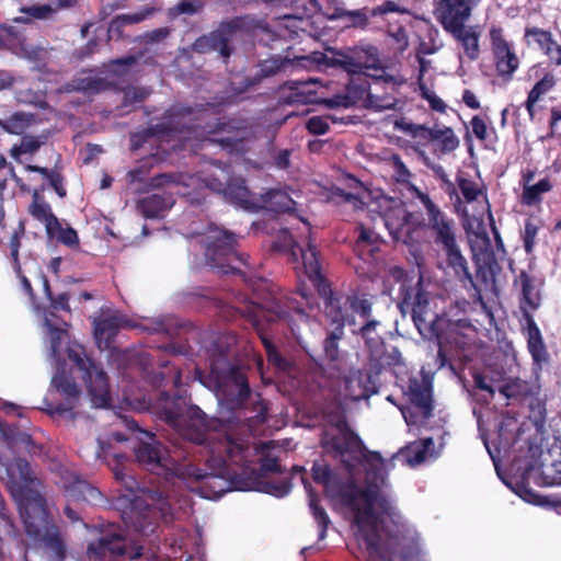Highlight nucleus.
<instances>
[{
    "label": "nucleus",
    "mask_w": 561,
    "mask_h": 561,
    "mask_svg": "<svg viewBox=\"0 0 561 561\" xmlns=\"http://www.w3.org/2000/svg\"><path fill=\"white\" fill-rule=\"evenodd\" d=\"M28 213L32 217L45 226V230H51V226L57 224L58 218L53 214L50 205L45 202L41 193L33 192V201L28 206Z\"/></svg>",
    "instance_id": "5701e85b"
},
{
    "label": "nucleus",
    "mask_w": 561,
    "mask_h": 561,
    "mask_svg": "<svg viewBox=\"0 0 561 561\" xmlns=\"http://www.w3.org/2000/svg\"><path fill=\"white\" fill-rule=\"evenodd\" d=\"M462 101L465 102V104L467 106H469L470 108H479L480 107V102L478 101L476 94L470 91V90H466L462 94Z\"/></svg>",
    "instance_id": "e2e57ef3"
},
{
    "label": "nucleus",
    "mask_w": 561,
    "mask_h": 561,
    "mask_svg": "<svg viewBox=\"0 0 561 561\" xmlns=\"http://www.w3.org/2000/svg\"><path fill=\"white\" fill-rule=\"evenodd\" d=\"M391 38L397 50L402 53L407 49L409 45L408 35L402 28H399L397 32L392 33Z\"/></svg>",
    "instance_id": "864d4df0"
},
{
    "label": "nucleus",
    "mask_w": 561,
    "mask_h": 561,
    "mask_svg": "<svg viewBox=\"0 0 561 561\" xmlns=\"http://www.w3.org/2000/svg\"><path fill=\"white\" fill-rule=\"evenodd\" d=\"M371 310V304L367 299H359L355 302L353 301V313H356L365 320Z\"/></svg>",
    "instance_id": "6e6d98bb"
},
{
    "label": "nucleus",
    "mask_w": 561,
    "mask_h": 561,
    "mask_svg": "<svg viewBox=\"0 0 561 561\" xmlns=\"http://www.w3.org/2000/svg\"><path fill=\"white\" fill-rule=\"evenodd\" d=\"M25 170L32 171V172H38L43 178L48 180L50 186L56 191V193L60 197H64L66 195V190L62 186V181L58 173L49 172L48 169H46V168H41V167H36V165H31V164L25 165Z\"/></svg>",
    "instance_id": "f704fd0d"
},
{
    "label": "nucleus",
    "mask_w": 561,
    "mask_h": 561,
    "mask_svg": "<svg viewBox=\"0 0 561 561\" xmlns=\"http://www.w3.org/2000/svg\"><path fill=\"white\" fill-rule=\"evenodd\" d=\"M446 256L447 263L457 276L469 277L467 261L460 252L456 239L442 245Z\"/></svg>",
    "instance_id": "393cba45"
},
{
    "label": "nucleus",
    "mask_w": 561,
    "mask_h": 561,
    "mask_svg": "<svg viewBox=\"0 0 561 561\" xmlns=\"http://www.w3.org/2000/svg\"><path fill=\"white\" fill-rule=\"evenodd\" d=\"M453 37L460 43L465 55L471 59L474 60L478 58L480 53L479 47V38L480 33L477 31L474 26H462L460 28H457L453 32H450Z\"/></svg>",
    "instance_id": "412c9836"
},
{
    "label": "nucleus",
    "mask_w": 561,
    "mask_h": 561,
    "mask_svg": "<svg viewBox=\"0 0 561 561\" xmlns=\"http://www.w3.org/2000/svg\"><path fill=\"white\" fill-rule=\"evenodd\" d=\"M260 491L271 494L275 497H284L290 492V484L287 480L266 481L262 483Z\"/></svg>",
    "instance_id": "79ce46f5"
},
{
    "label": "nucleus",
    "mask_w": 561,
    "mask_h": 561,
    "mask_svg": "<svg viewBox=\"0 0 561 561\" xmlns=\"http://www.w3.org/2000/svg\"><path fill=\"white\" fill-rule=\"evenodd\" d=\"M274 446L273 442L262 443L255 446L259 454L262 455L261 468L264 472H276L279 471V465L276 457L270 451Z\"/></svg>",
    "instance_id": "473e14b6"
},
{
    "label": "nucleus",
    "mask_w": 561,
    "mask_h": 561,
    "mask_svg": "<svg viewBox=\"0 0 561 561\" xmlns=\"http://www.w3.org/2000/svg\"><path fill=\"white\" fill-rule=\"evenodd\" d=\"M199 242L205 247V255L210 264H218L221 256L228 255L234 247L236 238L232 233L217 226H210L206 232L198 234Z\"/></svg>",
    "instance_id": "f3484780"
},
{
    "label": "nucleus",
    "mask_w": 561,
    "mask_h": 561,
    "mask_svg": "<svg viewBox=\"0 0 561 561\" xmlns=\"http://www.w3.org/2000/svg\"><path fill=\"white\" fill-rule=\"evenodd\" d=\"M471 128H472V133L474 134V136L481 140L485 139L486 138V124L485 122L478 117V116H474L472 119H471Z\"/></svg>",
    "instance_id": "4d7b16f0"
},
{
    "label": "nucleus",
    "mask_w": 561,
    "mask_h": 561,
    "mask_svg": "<svg viewBox=\"0 0 561 561\" xmlns=\"http://www.w3.org/2000/svg\"><path fill=\"white\" fill-rule=\"evenodd\" d=\"M291 308L293 307L288 301L274 300L262 307L254 318V325L256 327L261 341L265 347L268 362L280 370H286L288 368V363L277 353L268 336L262 332L259 324V318L262 316L267 321L286 320L290 323V320L288 319V310Z\"/></svg>",
    "instance_id": "f8f14e48"
},
{
    "label": "nucleus",
    "mask_w": 561,
    "mask_h": 561,
    "mask_svg": "<svg viewBox=\"0 0 561 561\" xmlns=\"http://www.w3.org/2000/svg\"><path fill=\"white\" fill-rule=\"evenodd\" d=\"M73 1L75 0H58V5L56 8L50 4L32 5L23 9V12L28 13L35 19H47L56 11L57 8L71 5Z\"/></svg>",
    "instance_id": "e433bc0d"
},
{
    "label": "nucleus",
    "mask_w": 561,
    "mask_h": 561,
    "mask_svg": "<svg viewBox=\"0 0 561 561\" xmlns=\"http://www.w3.org/2000/svg\"><path fill=\"white\" fill-rule=\"evenodd\" d=\"M309 506L320 528L319 539L322 540L325 537L327 526L329 524L328 515L325 511L318 505L317 500L312 494L309 495Z\"/></svg>",
    "instance_id": "ea45409f"
},
{
    "label": "nucleus",
    "mask_w": 561,
    "mask_h": 561,
    "mask_svg": "<svg viewBox=\"0 0 561 561\" xmlns=\"http://www.w3.org/2000/svg\"><path fill=\"white\" fill-rule=\"evenodd\" d=\"M526 37L533 38L552 61L561 65V46L553 41L551 33L531 28L526 31Z\"/></svg>",
    "instance_id": "4be33fe9"
},
{
    "label": "nucleus",
    "mask_w": 561,
    "mask_h": 561,
    "mask_svg": "<svg viewBox=\"0 0 561 561\" xmlns=\"http://www.w3.org/2000/svg\"><path fill=\"white\" fill-rule=\"evenodd\" d=\"M168 30L167 28H159V30H156L153 31L151 34H150V39L151 41H160L164 37H167L168 35Z\"/></svg>",
    "instance_id": "338daca9"
},
{
    "label": "nucleus",
    "mask_w": 561,
    "mask_h": 561,
    "mask_svg": "<svg viewBox=\"0 0 561 561\" xmlns=\"http://www.w3.org/2000/svg\"><path fill=\"white\" fill-rule=\"evenodd\" d=\"M551 183L548 179H542L534 185L526 186L523 193L525 204L533 205L540 201V196L551 190Z\"/></svg>",
    "instance_id": "72a5a7b5"
},
{
    "label": "nucleus",
    "mask_w": 561,
    "mask_h": 561,
    "mask_svg": "<svg viewBox=\"0 0 561 561\" xmlns=\"http://www.w3.org/2000/svg\"><path fill=\"white\" fill-rule=\"evenodd\" d=\"M415 196L422 204L427 220L421 219L417 215L408 213L405 208L396 201L382 199L386 209L380 215V222L385 225L393 234H398L408 227H427L431 229L435 242L443 245L456 239L455 225L432 201L431 198L420 192L417 188H412Z\"/></svg>",
    "instance_id": "6e6552de"
},
{
    "label": "nucleus",
    "mask_w": 561,
    "mask_h": 561,
    "mask_svg": "<svg viewBox=\"0 0 561 561\" xmlns=\"http://www.w3.org/2000/svg\"><path fill=\"white\" fill-rule=\"evenodd\" d=\"M435 14L444 30L450 33L466 26L471 16V4L466 0H439Z\"/></svg>",
    "instance_id": "dca6fc26"
},
{
    "label": "nucleus",
    "mask_w": 561,
    "mask_h": 561,
    "mask_svg": "<svg viewBox=\"0 0 561 561\" xmlns=\"http://www.w3.org/2000/svg\"><path fill=\"white\" fill-rule=\"evenodd\" d=\"M42 284L45 295L50 301L49 309L42 312V327L44 340L55 360L56 371L51 378V386L61 399V402L54 407L50 413L71 420L77 414L76 409L82 397L73 374L79 373L84 380L91 403L95 408H103L108 403V381L103 369L87 355L83 346L69 340L67 323L55 316L56 311L70 310L67 294H60L54 298L46 277H42Z\"/></svg>",
    "instance_id": "7ed1b4c3"
},
{
    "label": "nucleus",
    "mask_w": 561,
    "mask_h": 561,
    "mask_svg": "<svg viewBox=\"0 0 561 561\" xmlns=\"http://www.w3.org/2000/svg\"><path fill=\"white\" fill-rule=\"evenodd\" d=\"M10 245H11V255L14 259V268H15L16 275H18V277L21 280V285H22L23 290L32 298L33 297V290H32L31 283L21 273V268H20V266L18 264V253H19L20 243H19V238H18L16 233L12 237Z\"/></svg>",
    "instance_id": "a19ab883"
},
{
    "label": "nucleus",
    "mask_w": 561,
    "mask_h": 561,
    "mask_svg": "<svg viewBox=\"0 0 561 561\" xmlns=\"http://www.w3.org/2000/svg\"><path fill=\"white\" fill-rule=\"evenodd\" d=\"M392 165L396 172L397 180L401 182L407 181L409 178V171L398 157L392 158Z\"/></svg>",
    "instance_id": "bf43d9fd"
},
{
    "label": "nucleus",
    "mask_w": 561,
    "mask_h": 561,
    "mask_svg": "<svg viewBox=\"0 0 561 561\" xmlns=\"http://www.w3.org/2000/svg\"><path fill=\"white\" fill-rule=\"evenodd\" d=\"M60 265H61V257L57 256V257H54L50 262H49V265H48V268L51 273L54 274H58L59 273V270H60Z\"/></svg>",
    "instance_id": "69168bd1"
},
{
    "label": "nucleus",
    "mask_w": 561,
    "mask_h": 561,
    "mask_svg": "<svg viewBox=\"0 0 561 561\" xmlns=\"http://www.w3.org/2000/svg\"><path fill=\"white\" fill-rule=\"evenodd\" d=\"M46 233L50 240H56L69 248H76L79 244L76 230L59 220H57V224L53 225L51 230H47Z\"/></svg>",
    "instance_id": "cd10ccee"
},
{
    "label": "nucleus",
    "mask_w": 561,
    "mask_h": 561,
    "mask_svg": "<svg viewBox=\"0 0 561 561\" xmlns=\"http://www.w3.org/2000/svg\"><path fill=\"white\" fill-rule=\"evenodd\" d=\"M122 456L114 455L115 465H111L115 479L121 482L130 493L133 499L131 511L126 518V524L130 525L135 531L141 536H149L153 533L156 526V514L167 516L173 511L170 494L164 497L163 492L153 490H140L138 482L131 477L121 462Z\"/></svg>",
    "instance_id": "1a4fd4ad"
},
{
    "label": "nucleus",
    "mask_w": 561,
    "mask_h": 561,
    "mask_svg": "<svg viewBox=\"0 0 561 561\" xmlns=\"http://www.w3.org/2000/svg\"><path fill=\"white\" fill-rule=\"evenodd\" d=\"M490 37L499 72L501 75H512L518 67V58L512 51L511 45L504 39L502 30L492 26Z\"/></svg>",
    "instance_id": "6ab92c4d"
},
{
    "label": "nucleus",
    "mask_w": 561,
    "mask_h": 561,
    "mask_svg": "<svg viewBox=\"0 0 561 561\" xmlns=\"http://www.w3.org/2000/svg\"><path fill=\"white\" fill-rule=\"evenodd\" d=\"M149 94L145 88H129L124 93V102L128 105H134L144 101Z\"/></svg>",
    "instance_id": "de8ad7c7"
},
{
    "label": "nucleus",
    "mask_w": 561,
    "mask_h": 561,
    "mask_svg": "<svg viewBox=\"0 0 561 561\" xmlns=\"http://www.w3.org/2000/svg\"><path fill=\"white\" fill-rule=\"evenodd\" d=\"M9 176L13 178L14 181L16 182L18 185L21 186V188H25L24 184L21 182V180L19 178L15 176L14 172H13V169H8L7 172L4 173H1L0 172V202L2 201L3 198V192L5 190V186H7V181L9 179Z\"/></svg>",
    "instance_id": "13d9d810"
},
{
    "label": "nucleus",
    "mask_w": 561,
    "mask_h": 561,
    "mask_svg": "<svg viewBox=\"0 0 561 561\" xmlns=\"http://www.w3.org/2000/svg\"><path fill=\"white\" fill-rule=\"evenodd\" d=\"M356 64L353 62V73L362 70L376 69L379 59L377 50L374 47H368L367 50H356Z\"/></svg>",
    "instance_id": "7c9ffc66"
},
{
    "label": "nucleus",
    "mask_w": 561,
    "mask_h": 561,
    "mask_svg": "<svg viewBox=\"0 0 561 561\" xmlns=\"http://www.w3.org/2000/svg\"><path fill=\"white\" fill-rule=\"evenodd\" d=\"M199 540L198 535L179 530L165 543L156 549L150 547L146 553L142 552V546H136L128 551L125 538L111 527L96 541L89 545L88 558L89 561H122L127 554L130 560L146 556L156 561L163 558L170 561H192L193 551L198 548Z\"/></svg>",
    "instance_id": "39448f33"
},
{
    "label": "nucleus",
    "mask_w": 561,
    "mask_h": 561,
    "mask_svg": "<svg viewBox=\"0 0 561 561\" xmlns=\"http://www.w3.org/2000/svg\"><path fill=\"white\" fill-rule=\"evenodd\" d=\"M515 492L523 501L527 503L540 506L547 503V501L541 495L526 486H519L517 490H515Z\"/></svg>",
    "instance_id": "09e8293b"
},
{
    "label": "nucleus",
    "mask_w": 561,
    "mask_h": 561,
    "mask_svg": "<svg viewBox=\"0 0 561 561\" xmlns=\"http://www.w3.org/2000/svg\"><path fill=\"white\" fill-rule=\"evenodd\" d=\"M528 348L536 363H541L546 359L545 346L540 332L536 327H529L528 329Z\"/></svg>",
    "instance_id": "2f4dec72"
},
{
    "label": "nucleus",
    "mask_w": 561,
    "mask_h": 561,
    "mask_svg": "<svg viewBox=\"0 0 561 561\" xmlns=\"http://www.w3.org/2000/svg\"><path fill=\"white\" fill-rule=\"evenodd\" d=\"M422 95L424 99L427 100V102L430 103L431 107L437 112H445L446 110V104L444 103V101L438 96L436 95L434 92L427 90V89H423L422 88Z\"/></svg>",
    "instance_id": "603ef678"
},
{
    "label": "nucleus",
    "mask_w": 561,
    "mask_h": 561,
    "mask_svg": "<svg viewBox=\"0 0 561 561\" xmlns=\"http://www.w3.org/2000/svg\"><path fill=\"white\" fill-rule=\"evenodd\" d=\"M353 523L371 556L399 554L402 561H416L420 547L416 533L401 522L386 489V476L392 468L377 451L365 447L353 433Z\"/></svg>",
    "instance_id": "f03ea898"
},
{
    "label": "nucleus",
    "mask_w": 561,
    "mask_h": 561,
    "mask_svg": "<svg viewBox=\"0 0 561 561\" xmlns=\"http://www.w3.org/2000/svg\"><path fill=\"white\" fill-rule=\"evenodd\" d=\"M476 383L480 389L486 390L490 393H493L495 390H499L506 398L515 396L519 391V388H520V385L518 383L517 380H514V381L505 383V385H499L496 387H493V386H490L489 383H486L484 378L477 377Z\"/></svg>",
    "instance_id": "c9c22d12"
},
{
    "label": "nucleus",
    "mask_w": 561,
    "mask_h": 561,
    "mask_svg": "<svg viewBox=\"0 0 561 561\" xmlns=\"http://www.w3.org/2000/svg\"><path fill=\"white\" fill-rule=\"evenodd\" d=\"M209 379L219 407L218 420L207 422L204 412L195 405L165 411L167 421L183 438L206 445L209 471L204 472L193 465H178L152 434L138 430L133 421L119 419V422L144 436L138 437L140 444L135 451L140 465L156 474L176 477L202 497L216 500L231 490V478L236 472L229 468L228 461L242 463L248 453L242 442L233 440L226 430H218V424L231 423L236 419L247 422L249 431L254 432L265 421L266 408L259 396L251 394L239 368L217 363L211 367Z\"/></svg>",
    "instance_id": "f257e3e1"
},
{
    "label": "nucleus",
    "mask_w": 561,
    "mask_h": 561,
    "mask_svg": "<svg viewBox=\"0 0 561 561\" xmlns=\"http://www.w3.org/2000/svg\"><path fill=\"white\" fill-rule=\"evenodd\" d=\"M396 127L414 138H420L421 140H428L433 137V133L431 129L422 126L415 125L403 119L396 122Z\"/></svg>",
    "instance_id": "4c0bfd02"
},
{
    "label": "nucleus",
    "mask_w": 561,
    "mask_h": 561,
    "mask_svg": "<svg viewBox=\"0 0 561 561\" xmlns=\"http://www.w3.org/2000/svg\"><path fill=\"white\" fill-rule=\"evenodd\" d=\"M59 483L64 489L69 502H85L92 505H99L103 502L101 492L81 480L72 470L60 466L58 469Z\"/></svg>",
    "instance_id": "4468645a"
},
{
    "label": "nucleus",
    "mask_w": 561,
    "mask_h": 561,
    "mask_svg": "<svg viewBox=\"0 0 561 561\" xmlns=\"http://www.w3.org/2000/svg\"><path fill=\"white\" fill-rule=\"evenodd\" d=\"M240 25L241 21L238 19L224 23L217 32L199 38L195 46L198 49L209 47L214 50H218L222 57L227 58L231 53L229 43L236 36Z\"/></svg>",
    "instance_id": "aec40b11"
},
{
    "label": "nucleus",
    "mask_w": 561,
    "mask_h": 561,
    "mask_svg": "<svg viewBox=\"0 0 561 561\" xmlns=\"http://www.w3.org/2000/svg\"><path fill=\"white\" fill-rule=\"evenodd\" d=\"M76 89L83 91H98L100 89V83L93 80L91 77L82 80L81 83L76 85Z\"/></svg>",
    "instance_id": "680f3d73"
},
{
    "label": "nucleus",
    "mask_w": 561,
    "mask_h": 561,
    "mask_svg": "<svg viewBox=\"0 0 561 561\" xmlns=\"http://www.w3.org/2000/svg\"><path fill=\"white\" fill-rule=\"evenodd\" d=\"M202 7L199 0H181L176 7L172 9L173 14H194Z\"/></svg>",
    "instance_id": "49530a36"
},
{
    "label": "nucleus",
    "mask_w": 561,
    "mask_h": 561,
    "mask_svg": "<svg viewBox=\"0 0 561 561\" xmlns=\"http://www.w3.org/2000/svg\"><path fill=\"white\" fill-rule=\"evenodd\" d=\"M339 435H333L330 447L333 457L343 468H330L324 463L312 467V477L322 484L333 508L347 516L351 513V433L345 423L337 424Z\"/></svg>",
    "instance_id": "0eeeda50"
},
{
    "label": "nucleus",
    "mask_w": 561,
    "mask_h": 561,
    "mask_svg": "<svg viewBox=\"0 0 561 561\" xmlns=\"http://www.w3.org/2000/svg\"><path fill=\"white\" fill-rule=\"evenodd\" d=\"M209 188L222 193L226 198L245 210L267 209L276 213H289L294 209L295 202L283 191H270L265 195L256 196L243 184L241 179H231L226 168L215 165V182L209 183Z\"/></svg>",
    "instance_id": "9d476101"
},
{
    "label": "nucleus",
    "mask_w": 561,
    "mask_h": 561,
    "mask_svg": "<svg viewBox=\"0 0 561 561\" xmlns=\"http://www.w3.org/2000/svg\"><path fill=\"white\" fill-rule=\"evenodd\" d=\"M134 62H135L134 57L117 59L110 65V71L117 76H122L125 73V68L129 67Z\"/></svg>",
    "instance_id": "5fc2aeb1"
},
{
    "label": "nucleus",
    "mask_w": 561,
    "mask_h": 561,
    "mask_svg": "<svg viewBox=\"0 0 561 561\" xmlns=\"http://www.w3.org/2000/svg\"><path fill=\"white\" fill-rule=\"evenodd\" d=\"M433 440L431 438L410 444L403 451L407 457V461L410 465L415 466L430 458H433L434 455L431 450Z\"/></svg>",
    "instance_id": "a878e982"
},
{
    "label": "nucleus",
    "mask_w": 561,
    "mask_h": 561,
    "mask_svg": "<svg viewBox=\"0 0 561 561\" xmlns=\"http://www.w3.org/2000/svg\"><path fill=\"white\" fill-rule=\"evenodd\" d=\"M294 219L298 220L300 226L295 231L287 228L280 230L276 240V247L279 250L286 251L291 260L298 261L300 259L305 274L313 286L317 287L324 314L337 325L328 341V347H332L335 340L340 339L342 334L343 316L339 299L333 296L330 286L320 275L316 248L309 240L307 241V248L302 245L304 238H308L310 233L309 224L300 217H295Z\"/></svg>",
    "instance_id": "423d86ee"
},
{
    "label": "nucleus",
    "mask_w": 561,
    "mask_h": 561,
    "mask_svg": "<svg viewBox=\"0 0 561 561\" xmlns=\"http://www.w3.org/2000/svg\"><path fill=\"white\" fill-rule=\"evenodd\" d=\"M444 135H445V142H446L447 148L454 149L458 146V139L453 134L451 129H446L444 131Z\"/></svg>",
    "instance_id": "0e129e2a"
},
{
    "label": "nucleus",
    "mask_w": 561,
    "mask_h": 561,
    "mask_svg": "<svg viewBox=\"0 0 561 561\" xmlns=\"http://www.w3.org/2000/svg\"><path fill=\"white\" fill-rule=\"evenodd\" d=\"M536 234L537 228L531 224H527L524 233L525 249L527 252H530L533 250Z\"/></svg>",
    "instance_id": "052dcab7"
},
{
    "label": "nucleus",
    "mask_w": 561,
    "mask_h": 561,
    "mask_svg": "<svg viewBox=\"0 0 561 561\" xmlns=\"http://www.w3.org/2000/svg\"><path fill=\"white\" fill-rule=\"evenodd\" d=\"M152 9L147 8L145 10H141L139 12L134 13H127L119 15L111 25L110 31L113 30V27H119L127 24H135L144 21L148 15L152 13Z\"/></svg>",
    "instance_id": "37998d69"
},
{
    "label": "nucleus",
    "mask_w": 561,
    "mask_h": 561,
    "mask_svg": "<svg viewBox=\"0 0 561 561\" xmlns=\"http://www.w3.org/2000/svg\"><path fill=\"white\" fill-rule=\"evenodd\" d=\"M408 397L410 403L401 410L408 426L424 424L433 410L431 387L425 382L411 381Z\"/></svg>",
    "instance_id": "ddd939ff"
},
{
    "label": "nucleus",
    "mask_w": 561,
    "mask_h": 561,
    "mask_svg": "<svg viewBox=\"0 0 561 561\" xmlns=\"http://www.w3.org/2000/svg\"><path fill=\"white\" fill-rule=\"evenodd\" d=\"M336 62H340V60H336ZM335 60L333 57H329L328 55L323 53H312L309 56H300L295 57L294 59L289 58H282V57H272L267 60H264L261 65V72L264 77L272 76L278 71H286L287 69L291 67H302L308 68L311 65L317 66H330L334 65ZM342 64V61H341ZM344 67L347 68L346 62H343Z\"/></svg>",
    "instance_id": "2eb2a0df"
},
{
    "label": "nucleus",
    "mask_w": 561,
    "mask_h": 561,
    "mask_svg": "<svg viewBox=\"0 0 561 561\" xmlns=\"http://www.w3.org/2000/svg\"><path fill=\"white\" fill-rule=\"evenodd\" d=\"M516 283L522 287L524 308L536 309L539 306L540 296L531 277L526 272H522Z\"/></svg>",
    "instance_id": "bb28decb"
},
{
    "label": "nucleus",
    "mask_w": 561,
    "mask_h": 561,
    "mask_svg": "<svg viewBox=\"0 0 561 561\" xmlns=\"http://www.w3.org/2000/svg\"><path fill=\"white\" fill-rule=\"evenodd\" d=\"M288 157H289V152L288 151H283L279 153L278 158H277V165L279 168H286L288 165Z\"/></svg>",
    "instance_id": "774afa93"
},
{
    "label": "nucleus",
    "mask_w": 561,
    "mask_h": 561,
    "mask_svg": "<svg viewBox=\"0 0 561 561\" xmlns=\"http://www.w3.org/2000/svg\"><path fill=\"white\" fill-rule=\"evenodd\" d=\"M211 182H215V169L211 171L209 176L205 179L187 174H163L158 179L157 185H169L172 191L169 194H153L144 198L140 202V210L144 216L148 218L161 217L163 213L174 204V199L172 197L173 193L191 197L192 202H197L198 199L192 196L193 194L188 188H209V183Z\"/></svg>",
    "instance_id": "9b49d317"
},
{
    "label": "nucleus",
    "mask_w": 561,
    "mask_h": 561,
    "mask_svg": "<svg viewBox=\"0 0 561 561\" xmlns=\"http://www.w3.org/2000/svg\"><path fill=\"white\" fill-rule=\"evenodd\" d=\"M378 324L377 321L370 320L360 327V333L370 348H378L380 345V336L377 333Z\"/></svg>",
    "instance_id": "c03bdc74"
},
{
    "label": "nucleus",
    "mask_w": 561,
    "mask_h": 561,
    "mask_svg": "<svg viewBox=\"0 0 561 561\" xmlns=\"http://www.w3.org/2000/svg\"><path fill=\"white\" fill-rule=\"evenodd\" d=\"M329 119H331L332 123L337 122L334 116H329V117L314 116L308 121L307 128L311 134L323 135L327 133V130L329 128Z\"/></svg>",
    "instance_id": "a18cd8bd"
},
{
    "label": "nucleus",
    "mask_w": 561,
    "mask_h": 561,
    "mask_svg": "<svg viewBox=\"0 0 561 561\" xmlns=\"http://www.w3.org/2000/svg\"><path fill=\"white\" fill-rule=\"evenodd\" d=\"M32 116L25 113H14L7 119H0V127L7 133L20 135L31 125Z\"/></svg>",
    "instance_id": "c756f323"
},
{
    "label": "nucleus",
    "mask_w": 561,
    "mask_h": 561,
    "mask_svg": "<svg viewBox=\"0 0 561 561\" xmlns=\"http://www.w3.org/2000/svg\"><path fill=\"white\" fill-rule=\"evenodd\" d=\"M554 85V78L551 75H546L539 82L535 84L531 91L528 94V99L526 102V108L530 116H534V106L537 101L552 89Z\"/></svg>",
    "instance_id": "c85d7f7f"
},
{
    "label": "nucleus",
    "mask_w": 561,
    "mask_h": 561,
    "mask_svg": "<svg viewBox=\"0 0 561 561\" xmlns=\"http://www.w3.org/2000/svg\"><path fill=\"white\" fill-rule=\"evenodd\" d=\"M389 12L408 13L409 11L404 7H401L397 2L391 1V0H387V1L382 2L379 7H377L376 9H374L371 11V13L374 15L386 14Z\"/></svg>",
    "instance_id": "3c124183"
},
{
    "label": "nucleus",
    "mask_w": 561,
    "mask_h": 561,
    "mask_svg": "<svg viewBox=\"0 0 561 561\" xmlns=\"http://www.w3.org/2000/svg\"><path fill=\"white\" fill-rule=\"evenodd\" d=\"M7 484L15 500L27 535L25 561H64L66 548L49 520L39 482L27 461L16 459L5 467Z\"/></svg>",
    "instance_id": "20e7f679"
},
{
    "label": "nucleus",
    "mask_w": 561,
    "mask_h": 561,
    "mask_svg": "<svg viewBox=\"0 0 561 561\" xmlns=\"http://www.w3.org/2000/svg\"><path fill=\"white\" fill-rule=\"evenodd\" d=\"M459 186L463 197L468 202L477 199V197L481 194L479 186L471 181L461 179L459 181Z\"/></svg>",
    "instance_id": "8fccbe9b"
},
{
    "label": "nucleus",
    "mask_w": 561,
    "mask_h": 561,
    "mask_svg": "<svg viewBox=\"0 0 561 561\" xmlns=\"http://www.w3.org/2000/svg\"><path fill=\"white\" fill-rule=\"evenodd\" d=\"M320 84L318 79L308 81H295L289 85L290 94L286 96L288 103H314L318 101L316 91L311 88Z\"/></svg>",
    "instance_id": "b1692460"
},
{
    "label": "nucleus",
    "mask_w": 561,
    "mask_h": 561,
    "mask_svg": "<svg viewBox=\"0 0 561 561\" xmlns=\"http://www.w3.org/2000/svg\"><path fill=\"white\" fill-rule=\"evenodd\" d=\"M134 327L131 320L119 312H104L94 321V335L98 346L108 348L112 339L121 329Z\"/></svg>",
    "instance_id": "a211bd4d"
},
{
    "label": "nucleus",
    "mask_w": 561,
    "mask_h": 561,
    "mask_svg": "<svg viewBox=\"0 0 561 561\" xmlns=\"http://www.w3.org/2000/svg\"><path fill=\"white\" fill-rule=\"evenodd\" d=\"M43 142L34 136H24L21 144L11 149V156L18 160L21 154L35 152Z\"/></svg>",
    "instance_id": "58836bf2"
}]
</instances>
